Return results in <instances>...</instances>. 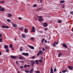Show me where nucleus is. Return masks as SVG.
Masks as SVG:
<instances>
[{
	"mask_svg": "<svg viewBox=\"0 0 73 73\" xmlns=\"http://www.w3.org/2000/svg\"><path fill=\"white\" fill-rule=\"evenodd\" d=\"M1 3V1H0V4Z\"/></svg>",
	"mask_w": 73,
	"mask_h": 73,
	"instance_id": "774afa93",
	"label": "nucleus"
},
{
	"mask_svg": "<svg viewBox=\"0 0 73 73\" xmlns=\"http://www.w3.org/2000/svg\"><path fill=\"white\" fill-rule=\"evenodd\" d=\"M70 13L71 15H73V11L71 12Z\"/></svg>",
	"mask_w": 73,
	"mask_h": 73,
	"instance_id": "58836bf2",
	"label": "nucleus"
},
{
	"mask_svg": "<svg viewBox=\"0 0 73 73\" xmlns=\"http://www.w3.org/2000/svg\"><path fill=\"white\" fill-rule=\"evenodd\" d=\"M67 71H68V70H62V73H65V72H67Z\"/></svg>",
	"mask_w": 73,
	"mask_h": 73,
	"instance_id": "6ab92c4d",
	"label": "nucleus"
},
{
	"mask_svg": "<svg viewBox=\"0 0 73 73\" xmlns=\"http://www.w3.org/2000/svg\"><path fill=\"white\" fill-rule=\"evenodd\" d=\"M14 40H15V41L16 40V37H15V38L14 39Z\"/></svg>",
	"mask_w": 73,
	"mask_h": 73,
	"instance_id": "bf43d9fd",
	"label": "nucleus"
},
{
	"mask_svg": "<svg viewBox=\"0 0 73 73\" xmlns=\"http://www.w3.org/2000/svg\"><path fill=\"white\" fill-rule=\"evenodd\" d=\"M40 3H41V2H42V0H40Z\"/></svg>",
	"mask_w": 73,
	"mask_h": 73,
	"instance_id": "e2e57ef3",
	"label": "nucleus"
},
{
	"mask_svg": "<svg viewBox=\"0 0 73 73\" xmlns=\"http://www.w3.org/2000/svg\"><path fill=\"white\" fill-rule=\"evenodd\" d=\"M42 61V60L41 59H40L39 60V62H41Z\"/></svg>",
	"mask_w": 73,
	"mask_h": 73,
	"instance_id": "c9c22d12",
	"label": "nucleus"
},
{
	"mask_svg": "<svg viewBox=\"0 0 73 73\" xmlns=\"http://www.w3.org/2000/svg\"><path fill=\"white\" fill-rule=\"evenodd\" d=\"M11 58H14L15 59L16 58V56H13V55L11 56Z\"/></svg>",
	"mask_w": 73,
	"mask_h": 73,
	"instance_id": "ddd939ff",
	"label": "nucleus"
},
{
	"mask_svg": "<svg viewBox=\"0 0 73 73\" xmlns=\"http://www.w3.org/2000/svg\"><path fill=\"white\" fill-rule=\"evenodd\" d=\"M18 19H19V20H22V18H21V17H19L18 18Z\"/></svg>",
	"mask_w": 73,
	"mask_h": 73,
	"instance_id": "72a5a7b5",
	"label": "nucleus"
},
{
	"mask_svg": "<svg viewBox=\"0 0 73 73\" xmlns=\"http://www.w3.org/2000/svg\"><path fill=\"white\" fill-rule=\"evenodd\" d=\"M20 67H21V69L23 68V66H21Z\"/></svg>",
	"mask_w": 73,
	"mask_h": 73,
	"instance_id": "ea45409f",
	"label": "nucleus"
},
{
	"mask_svg": "<svg viewBox=\"0 0 73 73\" xmlns=\"http://www.w3.org/2000/svg\"><path fill=\"white\" fill-rule=\"evenodd\" d=\"M40 33H43V32H42V31H40Z\"/></svg>",
	"mask_w": 73,
	"mask_h": 73,
	"instance_id": "6e6d98bb",
	"label": "nucleus"
},
{
	"mask_svg": "<svg viewBox=\"0 0 73 73\" xmlns=\"http://www.w3.org/2000/svg\"><path fill=\"white\" fill-rule=\"evenodd\" d=\"M40 59H42V60L43 59V57H42L41 58H40Z\"/></svg>",
	"mask_w": 73,
	"mask_h": 73,
	"instance_id": "13d9d810",
	"label": "nucleus"
},
{
	"mask_svg": "<svg viewBox=\"0 0 73 73\" xmlns=\"http://www.w3.org/2000/svg\"><path fill=\"white\" fill-rule=\"evenodd\" d=\"M22 37L23 38H25V34H22L21 35Z\"/></svg>",
	"mask_w": 73,
	"mask_h": 73,
	"instance_id": "412c9836",
	"label": "nucleus"
},
{
	"mask_svg": "<svg viewBox=\"0 0 73 73\" xmlns=\"http://www.w3.org/2000/svg\"><path fill=\"white\" fill-rule=\"evenodd\" d=\"M24 67L25 68H27V65L26 64H25L24 66Z\"/></svg>",
	"mask_w": 73,
	"mask_h": 73,
	"instance_id": "79ce46f5",
	"label": "nucleus"
},
{
	"mask_svg": "<svg viewBox=\"0 0 73 73\" xmlns=\"http://www.w3.org/2000/svg\"><path fill=\"white\" fill-rule=\"evenodd\" d=\"M2 8V7H1V6H0V10H1V8Z\"/></svg>",
	"mask_w": 73,
	"mask_h": 73,
	"instance_id": "603ef678",
	"label": "nucleus"
},
{
	"mask_svg": "<svg viewBox=\"0 0 73 73\" xmlns=\"http://www.w3.org/2000/svg\"><path fill=\"white\" fill-rule=\"evenodd\" d=\"M1 52L0 51V56H1Z\"/></svg>",
	"mask_w": 73,
	"mask_h": 73,
	"instance_id": "864d4df0",
	"label": "nucleus"
},
{
	"mask_svg": "<svg viewBox=\"0 0 73 73\" xmlns=\"http://www.w3.org/2000/svg\"><path fill=\"white\" fill-rule=\"evenodd\" d=\"M65 3L64 1H62L60 2V4H62V3Z\"/></svg>",
	"mask_w": 73,
	"mask_h": 73,
	"instance_id": "393cba45",
	"label": "nucleus"
},
{
	"mask_svg": "<svg viewBox=\"0 0 73 73\" xmlns=\"http://www.w3.org/2000/svg\"><path fill=\"white\" fill-rule=\"evenodd\" d=\"M35 62L36 64H38V60H36L35 61Z\"/></svg>",
	"mask_w": 73,
	"mask_h": 73,
	"instance_id": "4be33fe9",
	"label": "nucleus"
},
{
	"mask_svg": "<svg viewBox=\"0 0 73 73\" xmlns=\"http://www.w3.org/2000/svg\"><path fill=\"white\" fill-rule=\"evenodd\" d=\"M2 37V34H0V37Z\"/></svg>",
	"mask_w": 73,
	"mask_h": 73,
	"instance_id": "37998d69",
	"label": "nucleus"
},
{
	"mask_svg": "<svg viewBox=\"0 0 73 73\" xmlns=\"http://www.w3.org/2000/svg\"><path fill=\"white\" fill-rule=\"evenodd\" d=\"M47 47H46L45 48V49H47Z\"/></svg>",
	"mask_w": 73,
	"mask_h": 73,
	"instance_id": "0e129e2a",
	"label": "nucleus"
},
{
	"mask_svg": "<svg viewBox=\"0 0 73 73\" xmlns=\"http://www.w3.org/2000/svg\"><path fill=\"white\" fill-rule=\"evenodd\" d=\"M22 54L24 56H28L29 54L28 53H23Z\"/></svg>",
	"mask_w": 73,
	"mask_h": 73,
	"instance_id": "6e6552de",
	"label": "nucleus"
},
{
	"mask_svg": "<svg viewBox=\"0 0 73 73\" xmlns=\"http://www.w3.org/2000/svg\"><path fill=\"white\" fill-rule=\"evenodd\" d=\"M4 47L5 49H7L8 48V45L5 44L4 45Z\"/></svg>",
	"mask_w": 73,
	"mask_h": 73,
	"instance_id": "2eb2a0df",
	"label": "nucleus"
},
{
	"mask_svg": "<svg viewBox=\"0 0 73 73\" xmlns=\"http://www.w3.org/2000/svg\"><path fill=\"white\" fill-rule=\"evenodd\" d=\"M41 9V8H38L37 9V11H40V10Z\"/></svg>",
	"mask_w": 73,
	"mask_h": 73,
	"instance_id": "e433bc0d",
	"label": "nucleus"
},
{
	"mask_svg": "<svg viewBox=\"0 0 73 73\" xmlns=\"http://www.w3.org/2000/svg\"><path fill=\"white\" fill-rule=\"evenodd\" d=\"M43 26L44 27H46L48 26V23H43Z\"/></svg>",
	"mask_w": 73,
	"mask_h": 73,
	"instance_id": "f03ea898",
	"label": "nucleus"
},
{
	"mask_svg": "<svg viewBox=\"0 0 73 73\" xmlns=\"http://www.w3.org/2000/svg\"><path fill=\"white\" fill-rule=\"evenodd\" d=\"M42 50H43V51L45 50V49H44V48H42Z\"/></svg>",
	"mask_w": 73,
	"mask_h": 73,
	"instance_id": "3c124183",
	"label": "nucleus"
},
{
	"mask_svg": "<svg viewBox=\"0 0 73 73\" xmlns=\"http://www.w3.org/2000/svg\"><path fill=\"white\" fill-rule=\"evenodd\" d=\"M42 52L41 50L39 51L38 53L37 54V56H39L40 54H42Z\"/></svg>",
	"mask_w": 73,
	"mask_h": 73,
	"instance_id": "39448f33",
	"label": "nucleus"
},
{
	"mask_svg": "<svg viewBox=\"0 0 73 73\" xmlns=\"http://www.w3.org/2000/svg\"><path fill=\"white\" fill-rule=\"evenodd\" d=\"M16 63L17 64V65L18 64V63H17V61H16Z\"/></svg>",
	"mask_w": 73,
	"mask_h": 73,
	"instance_id": "5fc2aeb1",
	"label": "nucleus"
},
{
	"mask_svg": "<svg viewBox=\"0 0 73 73\" xmlns=\"http://www.w3.org/2000/svg\"><path fill=\"white\" fill-rule=\"evenodd\" d=\"M8 17H12V14H8Z\"/></svg>",
	"mask_w": 73,
	"mask_h": 73,
	"instance_id": "b1692460",
	"label": "nucleus"
},
{
	"mask_svg": "<svg viewBox=\"0 0 73 73\" xmlns=\"http://www.w3.org/2000/svg\"><path fill=\"white\" fill-rule=\"evenodd\" d=\"M32 31H31V32H35V27L33 26L32 29Z\"/></svg>",
	"mask_w": 73,
	"mask_h": 73,
	"instance_id": "7ed1b4c3",
	"label": "nucleus"
},
{
	"mask_svg": "<svg viewBox=\"0 0 73 73\" xmlns=\"http://www.w3.org/2000/svg\"><path fill=\"white\" fill-rule=\"evenodd\" d=\"M3 39L0 38V42H3Z\"/></svg>",
	"mask_w": 73,
	"mask_h": 73,
	"instance_id": "7c9ffc66",
	"label": "nucleus"
},
{
	"mask_svg": "<svg viewBox=\"0 0 73 73\" xmlns=\"http://www.w3.org/2000/svg\"><path fill=\"white\" fill-rule=\"evenodd\" d=\"M48 43H50V42H48Z\"/></svg>",
	"mask_w": 73,
	"mask_h": 73,
	"instance_id": "69168bd1",
	"label": "nucleus"
},
{
	"mask_svg": "<svg viewBox=\"0 0 73 73\" xmlns=\"http://www.w3.org/2000/svg\"><path fill=\"white\" fill-rule=\"evenodd\" d=\"M50 73H53V68H52V67H51Z\"/></svg>",
	"mask_w": 73,
	"mask_h": 73,
	"instance_id": "dca6fc26",
	"label": "nucleus"
},
{
	"mask_svg": "<svg viewBox=\"0 0 73 73\" xmlns=\"http://www.w3.org/2000/svg\"><path fill=\"white\" fill-rule=\"evenodd\" d=\"M44 42L45 43H46L47 42V41H46V40L44 41Z\"/></svg>",
	"mask_w": 73,
	"mask_h": 73,
	"instance_id": "8fccbe9b",
	"label": "nucleus"
},
{
	"mask_svg": "<svg viewBox=\"0 0 73 73\" xmlns=\"http://www.w3.org/2000/svg\"><path fill=\"white\" fill-rule=\"evenodd\" d=\"M31 64L32 66H33L35 64V61L33 60H32L31 61Z\"/></svg>",
	"mask_w": 73,
	"mask_h": 73,
	"instance_id": "423d86ee",
	"label": "nucleus"
},
{
	"mask_svg": "<svg viewBox=\"0 0 73 73\" xmlns=\"http://www.w3.org/2000/svg\"><path fill=\"white\" fill-rule=\"evenodd\" d=\"M26 73H28L29 72V70H27L26 71Z\"/></svg>",
	"mask_w": 73,
	"mask_h": 73,
	"instance_id": "09e8293b",
	"label": "nucleus"
},
{
	"mask_svg": "<svg viewBox=\"0 0 73 73\" xmlns=\"http://www.w3.org/2000/svg\"><path fill=\"white\" fill-rule=\"evenodd\" d=\"M35 58V56H33L32 57V59H33V58Z\"/></svg>",
	"mask_w": 73,
	"mask_h": 73,
	"instance_id": "4d7b16f0",
	"label": "nucleus"
},
{
	"mask_svg": "<svg viewBox=\"0 0 73 73\" xmlns=\"http://www.w3.org/2000/svg\"><path fill=\"white\" fill-rule=\"evenodd\" d=\"M62 54V53H60L58 54V57H60L61 56V55Z\"/></svg>",
	"mask_w": 73,
	"mask_h": 73,
	"instance_id": "5701e85b",
	"label": "nucleus"
},
{
	"mask_svg": "<svg viewBox=\"0 0 73 73\" xmlns=\"http://www.w3.org/2000/svg\"><path fill=\"white\" fill-rule=\"evenodd\" d=\"M58 44V42H57L56 43V42H54V43L53 44V46H54V47L55 46V45H57V44Z\"/></svg>",
	"mask_w": 73,
	"mask_h": 73,
	"instance_id": "0eeeda50",
	"label": "nucleus"
},
{
	"mask_svg": "<svg viewBox=\"0 0 73 73\" xmlns=\"http://www.w3.org/2000/svg\"><path fill=\"white\" fill-rule=\"evenodd\" d=\"M34 70V69L32 68L31 69L30 71H29V73H33V71Z\"/></svg>",
	"mask_w": 73,
	"mask_h": 73,
	"instance_id": "9b49d317",
	"label": "nucleus"
},
{
	"mask_svg": "<svg viewBox=\"0 0 73 73\" xmlns=\"http://www.w3.org/2000/svg\"><path fill=\"white\" fill-rule=\"evenodd\" d=\"M44 31H48V29H47V28H45L44 29Z\"/></svg>",
	"mask_w": 73,
	"mask_h": 73,
	"instance_id": "49530a36",
	"label": "nucleus"
},
{
	"mask_svg": "<svg viewBox=\"0 0 73 73\" xmlns=\"http://www.w3.org/2000/svg\"><path fill=\"white\" fill-rule=\"evenodd\" d=\"M2 28H6V29H8V28H9V26H5L4 25H3L1 27Z\"/></svg>",
	"mask_w": 73,
	"mask_h": 73,
	"instance_id": "f257e3e1",
	"label": "nucleus"
},
{
	"mask_svg": "<svg viewBox=\"0 0 73 73\" xmlns=\"http://www.w3.org/2000/svg\"><path fill=\"white\" fill-rule=\"evenodd\" d=\"M1 3L2 4H3V3H4V1H1Z\"/></svg>",
	"mask_w": 73,
	"mask_h": 73,
	"instance_id": "a19ab883",
	"label": "nucleus"
},
{
	"mask_svg": "<svg viewBox=\"0 0 73 73\" xmlns=\"http://www.w3.org/2000/svg\"><path fill=\"white\" fill-rule=\"evenodd\" d=\"M30 39L32 40V41H33V40H34V38L33 37H31L30 38Z\"/></svg>",
	"mask_w": 73,
	"mask_h": 73,
	"instance_id": "c756f323",
	"label": "nucleus"
},
{
	"mask_svg": "<svg viewBox=\"0 0 73 73\" xmlns=\"http://www.w3.org/2000/svg\"><path fill=\"white\" fill-rule=\"evenodd\" d=\"M12 46H13L12 44H11L10 45V48H12V47H13Z\"/></svg>",
	"mask_w": 73,
	"mask_h": 73,
	"instance_id": "2f4dec72",
	"label": "nucleus"
},
{
	"mask_svg": "<svg viewBox=\"0 0 73 73\" xmlns=\"http://www.w3.org/2000/svg\"><path fill=\"white\" fill-rule=\"evenodd\" d=\"M38 18H39V21H43V20H44V19H42V16H39L38 17Z\"/></svg>",
	"mask_w": 73,
	"mask_h": 73,
	"instance_id": "20e7f679",
	"label": "nucleus"
},
{
	"mask_svg": "<svg viewBox=\"0 0 73 73\" xmlns=\"http://www.w3.org/2000/svg\"><path fill=\"white\" fill-rule=\"evenodd\" d=\"M58 23H62V21L61 20H59L58 21Z\"/></svg>",
	"mask_w": 73,
	"mask_h": 73,
	"instance_id": "cd10ccee",
	"label": "nucleus"
},
{
	"mask_svg": "<svg viewBox=\"0 0 73 73\" xmlns=\"http://www.w3.org/2000/svg\"><path fill=\"white\" fill-rule=\"evenodd\" d=\"M56 68H55L54 70V72H56Z\"/></svg>",
	"mask_w": 73,
	"mask_h": 73,
	"instance_id": "a18cd8bd",
	"label": "nucleus"
},
{
	"mask_svg": "<svg viewBox=\"0 0 73 73\" xmlns=\"http://www.w3.org/2000/svg\"><path fill=\"white\" fill-rule=\"evenodd\" d=\"M6 52H9V49H8V48H6Z\"/></svg>",
	"mask_w": 73,
	"mask_h": 73,
	"instance_id": "c85d7f7f",
	"label": "nucleus"
},
{
	"mask_svg": "<svg viewBox=\"0 0 73 73\" xmlns=\"http://www.w3.org/2000/svg\"><path fill=\"white\" fill-rule=\"evenodd\" d=\"M63 46H64L65 48H67V45H66L65 44V43H63Z\"/></svg>",
	"mask_w": 73,
	"mask_h": 73,
	"instance_id": "f3484780",
	"label": "nucleus"
},
{
	"mask_svg": "<svg viewBox=\"0 0 73 73\" xmlns=\"http://www.w3.org/2000/svg\"><path fill=\"white\" fill-rule=\"evenodd\" d=\"M36 73H40V71H36Z\"/></svg>",
	"mask_w": 73,
	"mask_h": 73,
	"instance_id": "4c0bfd02",
	"label": "nucleus"
},
{
	"mask_svg": "<svg viewBox=\"0 0 73 73\" xmlns=\"http://www.w3.org/2000/svg\"><path fill=\"white\" fill-rule=\"evenodd\" d=\"M24 49V48L22 46H21L19 50L20 51H22Z\"/></svg>",
	"mask_w": 73,
	"mask_h": 73,
	"instance_id": "1a4fd4ad",
	"label": "nucleus"
},
{
	"mask_svg": "<svg viewBox=\"0 0 73 73\" xmlns=\"http://www.w3.org/2000/svg\"><path fill=\"white\" fill-rule=\"evenodd\" d=\"M19 59H21V60H22V59H23V58L21 57H19Z\"/></svg>",
	"mask_w": 73,
	"mask_h": 73,
	"instance_id": "de8ad7c7",
	"label": "nucleus"
},
{
	"mask_svg": "<svg viewBox=\"0 0 73 73\" xmlns=\"http://www.w3.org/2000/svg\"><path fill=\"white\" fill-rule=\"evenodd\" d=\"M62 7L63 8H64L65 7L64 6V5H62Z\"/></svg>",
	"mask_w": 73,
	"mask_h": 73,
	"instance_id": "c03bdc74",
	"label": "nucleus"
},
{
	"mask_svg": "<svg viewBox=\"0 0 73 73\" xmlns=\"http://www.w3.org/2000/svg\"><path fill=\"white\" fill-rule=\"evenodd\" d=\"M0 10H1V11H2V12H3V11H5V9L3 8H2Z\"/></svg>",
	"mask_w": 73,
	"mask_h": 73,
	"instance_id": "aec40b11",
	"label": "nucleus"
},
{
	"mask_svg": "<svg viewBox=\"0 0 73 73\" xmlns=\"http://www.w3.org/2000/svg\"><path fill=\"white\" fill-rule=\"evenodd\" d=\"M22 28H19V30H21V31H23V27H22Z\"/></svg>",
	"mask_w": 73,
	"mask_h": 73,
	"instance_id": "473e14b6",
	"label": "nucleus"
},
{
	"mask_svg": "<svg viewBox=\"0 0 73 73\" xmlns=\"http://www.w3.org/2000/svg\"><path fill=\"white\" fill-rule=\"evenodd\" d=\"M33 7L34 8H36V7H37V5L36 4L34 5L33 6Z\"/></svg>",
	"mask_w": 73,
	"mask_h": 73,
	"instance_id": "a878e982",
	"label": "nucleus"
},
{
	"mask_svg": "<svg viewBox=\"0 0 73 73\" xmlns=\"http://www.w3.org/2000/svg\"><path fill=\"white\" fill-rule=\"evenodd\" d=\"M13 27L14 28H16L17 27V25L15 24L14 23L13 24Z\"/></svg>",
	"mask_w": 73,
	"mask_h": 73,
	"instance_id": "4468645a",
	"label": "nucleus"
},
{
	"mask_svg": "<svg viewBox=\"0 0 73 73\" xmlns=\"http://www.w3.org/2000/svg\"><path fill=\"white\" fill-rule=\"evenodd\" d=\"M68 68H69L70 70H72L73 69V67L70 66H68Z\"/></svg>",
	"mask_w": 73,
	"mask_h": 73,
	"instance_id": "9d476101",
	"label": "nucleus"
},
{
	"mask_svg": "<svg viewBox=\"0 0 73 73\" xmlns=\"http://www.w3.org/2000/svg\"><path fill=\"white\" fill-rule=\"evenodd\" d=\"M30 48H31V49H35V48H34V47L32 46H28Z\"/></svg>",
	"mask_w": 73,
	"mask_h": 73,
	"instance_id": "f8f14e48",
	"label": "nucleus"
},
{
	"mask_svg": "<svg viewBox=\"0 0 73 73\" xmlns=\"http://www.w3.org/2000/svg\"><path fill=\"white\" fill-rule=\"evenodd\" d=\"M44 38H43L42 40V41H41V42H42V44H43V43L44 42Z\"/></svg>",
	"mask_w": 73,
	"mask_h": 73,
	"instance_id": "bb28decb",
	"label": "nucleus"
},
{
	"mask_svg": "<svg viewBox=\"0 0 73 73\" xmlns=\"http://www.w3.org/2000/svg\"><path fill=\"white\" fill-rule=\"evenodd\" d=\"M25 33H27L28 32V29L26 28H25Z\"/></svg>",
	"mask_w": 73,
	"mask_h": 73,
	"instance_id": "a211bd4d",
	"label": "nucleus"
},
{
	"mask_svg": "<svg viewBox=\"0 0 73 73\" xmlns=\"http://www.w3.org/2000/svg\"><path fill=\"white\" fill-rule=\"evenodd\" d=\"M30 65H27V66H28V67H29Z\"/></svg>",
	"mask_w": 73,
	"mask_h": 73,
	"instance_id": "052dcab7",
	"label": "nucleus"
},
{
	"mask_svg": "<svg viewBox=\"0 0 73 73\" xmlns=\"http://www.w3.org/2000/svg\"><path fill=\"white\" fill-rule=\"evenodd\" d=\"M18 73H20V72H19V71H18V72H17Z\"/></svg>",
	"mask_w": 73,
	"mask_h": 73,
	"instance_id": "338daca9",
	"label": "nucleus"
},
{
	"mask_svg": "<svg viewBox=\"0 0 73 73\" xmlns=\"http://www.w3.org/2000/svg\"><path fill=\"white\" fill-rule=\"evenodd\" d=\"M7 21H8V22H10L11 21V20L8 19L7 20Z\"/></svg>",
	"mask_w": 73,
	"mask_h": 73,
	"instance_id": "f704fd0d",
	"label": "nucleus"
},
{
	"mask_svg": "<svg viewBox=\"0 0 73 73\" xmlns=\"http://www.w3.org/2000/svg\"><path fill=\"white\" fill-rule=\"evenodd\" d=\"M12 48V50H13L14 49H13V47H12V48Z\"/></svg>",
	"mask_w": 73,
	"mask_h": 73,
	"instance_id": "680f3d73",
	"label": "nucleus"
}]
</instances>
